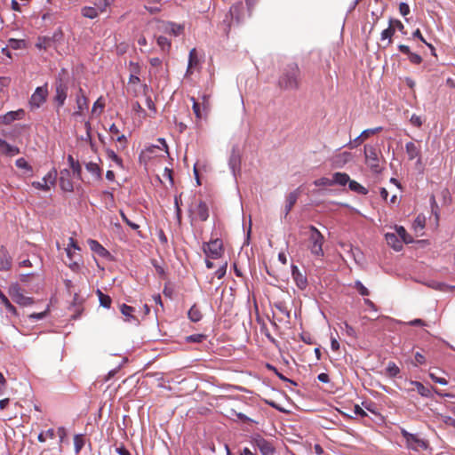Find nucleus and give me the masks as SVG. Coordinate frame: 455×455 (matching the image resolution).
Masks as SVG:
<instances>
[{
    "mask_svg": "<svg viewBox=\"0 0 455 455\" xmlns=\"http://www.w3.org/2000/svg\"><path fill=\"white\" fill-rule=\"evenodd\" d=\"M300 69L296 63L288 64L278 78V87L284 91L299 90L300 86Z\"/></svg>",
    "mask_w": 455,
    "mask_h": 455,
    "instance_id": "f257e3e1",
    "label": "nucleus"
},
{
    "mask_svg": "<svg viewBox=\"0 0 455 455\" xmlns=\"http://www.w3.org/2000/svg\"><path fill=\"white\" fill-rule=\"evenodd\" d=\"M101 307L109 308L112 299L108 295L104 294L100 289L96 291Z\"/></svg>",
    "mask_w": 455,
    "mask_h": 455,
    "instance_id": "b1692460",
    "label": "nucleus"
},
{
    "mask_svg": "<svg viewBox=\"0 0 455 455\" xmlns=\"http://www.w3.org/2000/svg\"><path fill=\"white\" fill-rule=\"evenodd\" d=\"M106 153L109 159L122 167V159L112 149H107Z\"/></svg>",
    "mask_w": 455,
    "mask_h": 455,
    "instance_id": "a18cd8bd",
    "label": "nucleus"
},
{
    "mask_svg": "<svg viewBox=\"0 0 455 455\" xmlns=\"http://www.w3.org/2000/svg\"><path fill=\"white\" fill-rule=\"evenodd\" d=\"M74 444L76 452H79L84 446V438L80 435H76L74 437Z\"/></svg>",
    "mask_w": 455,
    "mask_h": 455,
    "instance_id": "49530a36",
    "label": "nucleus"
},
{
    "mask_svg": "<svg viewBox=\"0 0 455 455\" xmlns=\"http://www.w3.org/2000/svg\"><path fill=\"white\" fill-rule=\"evenodd\" d=\"M395 230H396L397 235H399L401 237L403 243H410L413 241L412 238L411 237V235H408L407 231L405 230V228L403 227H402V226L396 227Z\"/></svg>",
    "mask_w": 455,
    "mask_h": 455,
    "instance_id": "cd10ccee",
    "label": "nucleus"
},
{
    "mask_svg": "<svg viewBox=\"0 0 455 455\" xmlns=\"http://www.w3.org/2000/svg\"><path fill=\"white\" fill-rule=\"evenodd\" d=\"M386 241L395 251H399L403 249V242L399 240L396 234L387 233L386 234Z\"/></svg>",
    "mask_w": 455,
    "mask_h": 455,
    "instance_id": "2eb2a0df",
    "label": "nucleus"
},
{
    "mask_svg": "<svg viewBox=\"0 0 455 455\" xmlns=\"http://www.w3.org/2000/svg\"><path fill=\"white\" fill-rule=\"evenodd\" d=\"M351 153L343 152L335 156L334 163L337 166L341 167L343 164H347L351 159Z\"/></svg>",
    "mask_w": 455,
    "mask_h": 455,
    "instance_id": "412c9836",
    "label": "nucleus"
},
{
    "mask_svg": "<svg viewBox=\"0 0 455 455\" xmlns=\"http://www.w3.org/2000/svg\"><path fill=\"white\" fill-rule=\"evenodd\" d=\"M120 215H121V218L122 220L129 226L131 227L132 229L134 230H137L140 226L132 221H131L127 216L124 214V212L123 211H120Z\"/></svg>",
    "mask_w": 455,
    "mask_h": 455,
    "instance_id": "8fccbe9b",
    "label": "nucleus"
},
{
    "mask_svg": "<svg viewBox=\"0 0 455 455\" xmlns=\"http://www.w3.org/2000/svg\"><path fill=\"white\" fill-rule=\"evenodd\" d=\"M114 0H95L94 5L96 9L103 12L113 3Z\"/></svg>",
    "mask_w": 455,
    "mask_h": 455,
    "instance_id": "c9c22d12",
    "label": "nucleus"
},
{
    "mask_svg": "<svg viewBox=\"0 0 455 455\" xmlns=\"http://www.w3.org/2000/svg\"><path fill=\"white\" fill-rule=\"evenodd\" d=\"M157 44L164 52H168L171 48V41L164 36L157 37Z\"/></svg>",
    "mask_w": 455,
    "mask_h": 455,
    "instance_id": "72a5a7b5",
    "label": "nucleus"
},
{
    "mask_svg": "<svg viewBox=\"0 0 455 455\" xmlns=\"http://www.w3.org/2000/svg\"><path fill=\"white\" fill-rule=\"evenodd\" d=\"M399 11H400V13L403 15V16H406L409 14L410 12V7L407 4L405 3H401L399 4Z\"/></svg>",
    "mask_w": 455,
    "mask_h": 455,
    "instance_id": "e2e57ef3",
    "label": "nucleus"
},
{
    "mask_svg": "<svg viewBox=\"0 0 455 455\" xmlns=\"http://www.w3.org/2000/svg\"><path fill=\"white\" fill-rule=\"evenodd\" d=\"M60 186L62 190L70 192L73 190V183L70 179V172L68 169L61 170L60 172Z\"/></svg>",
    "mask_w": 455,
    "mask_h": 455,
    "instance_id": "9b49d317",
    "label": "nucleus"
},
{
    "mask_svg": "<svg viewBox=\"0 0 455 455\" xmlns=\"http://www.w3.org/2000/svg\"><path fill=\"white\" fill-rule=\"evenodd\" d=\"M203 317V315L200 311V309L196 307V305H193L191 308L188 311V318L192 322H199Z\"/></svg>",
    "mask_w": 455,
    "mask_h": 455,
    "instance_id": "393cba45",
    "label": "nucleus"
},
{
    "mask_svg": "<svg viewBox=\"0 0 455 455\" xmlns=\"http://www.w3.org/2000/svg\"><path fill=\"white\" fill-rule=\"evenodd\" d=\"M16 166L21 169L31 170L30 165L24 158H19L16 160Z\"/></svg>",
    "mask_w": 455,
    "mask_h": 455,
    "instance_id": "5fc2aeb1",
    "label": "nucleus"
},
{
    "mask_svg": "<svg viewBox=\"0 0 455 455\" xmlns=\"http://www.w3.org/2000/svg\"><path fill=\"white\" fill-rule=\"evenodd\" d=\"M413 37L415 38H419L420 41H422L423 43H425L428 47H430L432 50H434V47L430 44H427L424 37L422 36L421 35V32L419 29H416L413 34H412Z\"/></svg>",
    "mask_w": 455,
    "mask_h": 455,
    "instance_id": "0e129e2a",
    "label": "nucleus"
},
{
    "mask_svg": "<svg viewBox=\"0 0 455 455\" xmlns=\"http://www.w3.org/2000/svg\"><path fill=\"white\" fill-rule=\"evenodd\" d=\"M408 57H409L410 61L413 64H419L422 61V58L419 54L413 53L411 52H410Z\"/></svg>",
    "mask_w": 455,
    "mask_h": 455,
    "instance_id": "6e6d98bb",
    "label": "nucleus"
},
{
    "mask_svg": "<svg viewBox=\"0 0 455 455\" xmlns=\"http://www.w3.org/2000/svg\"><path fill=\"white\" fill-rule=\"evenodd\" d=\"M8 46L12 49H21L25 47V41L19 39H10Z\"/></svg>",
    "mask_w": 455,
    "mask_h": 455,
    "instance_id": "c03bdc74",
    "label": "nucleus"
},
{
    "mask_svg": "<svg viewBox=\"0 0 455 455\" xmlns=\"http://www.w3.org/2000/svg\"><path fill=\"white\" fill-rule=\"evenodd\" d=\"M57 178V172L55 169L50 171L43 179L48 185H54Z\"/></svg>",
    "mask_w": 455,
    "mask_h": 455,
    "instance_id": "ea45409f",
    "label": "nucleus"
},
{
    "mask_svg": "<svg viewBox=\"0 0 455 455\" xmlns=\"http://www.w3.org/2000/svg\"><path fill=\"white\" fill-rule=\"evenodd\" d=\"M9 295L15 303L23 307L30 306L34 303V299L31 297H27L22 293L18 283H12L10 285Z\"/></svg>",
    "mask_w": 455,
    "mask_h": 455,
    "instance_id": "20e7f679",
    "label": "nucleus"
},
{
    "mask_svg": "<svg viewBox=\"0 0 455 455\" xmlns=\"http://www.w3.org/2000/svg\"><path fill=\"white\" fill-rule=\"evenodd\" d=\"M89 244H90L92 251H95L100 256H105V255L108 254V251L97 241L90 240Z\"/></svg>",
    "mask_w": 455,
    "mask_h": 455,
    "instance_id": "4be33fe9",
    "label": "nucleus"
},
{
    "mask_svg": "<svg viewBox=\"0 0 455 455\" xmlns=\"http://www.w3.org/2000/svg\"><path fill=\"white\" fill-rule=\"evenodd\" d=\"M55 100L59 106H62L67 99L68 86L62 79H58L55 83Z\"/></svg>",
    "mask_w": 455,
    "mask_h": 455,
    "instance_id": "1a4fd4ad",
    "label": "nucleus"
},
{
    "mask_svg": "<svg viewBox=\"0 0 455 455\" xmlns=\"http://www.w3.org/2000/svg\"><path fill=\"white\" fill-rule=\"evenodd\" d=\"M411 384L413 386H415L416 387V390L418 391V393L424 396V397H428L431 394V391L428 387H425L422 383L419 382V381H412Z\"/></svg>",
    "mask_w": 455,
    "mask_h": 455,
    "instance_id": "7c9ffc66",
    "label": "nucleus"
},
{
    "mask_svg": "<svg viewBox=\"0 0 455 455\" xmlns=\"http://www.w3.org/2000/svg\"><path fill=\"white\" fill-rule=\"evenodd\" d=\"M389 22L395 28V29L397 28L401 32H403L404 26L400 20L390 19Z\"/></svg>",
    "mask_w": 455,
    "mask_h": 455,
    "instance_id": "13d9d810",
    "label": "nucleus"
},
{
    "mask_svg": "<svg viewBox=\"0 0 455 455\" xmlns=\"http://www.w3.org/2000/svg\"><path fill=\"white\" fill-rule=\"evenodd\" d=\"M157 29L170 36H178L184 31V26L171 21H160Z\"/></svg>",
    "mask_w": 455,
    "mask_h": 455,
    "instance_id": "423d86ee",
    "label": "nucleus"
},
{
    "mask_svg": "<svg viewBox=\"0 0 455 455\" xmlns=\"http://www.w3.org/2000/svg\"><path fill=\"white\" fill-rule=\"evenodd\" d=\"M0 300L4 304V306L5 307V308L8 312L12 313V315L17 314V310H16L15 307L10 302L8 298L4 294V292L1 290H0Z\"/></svg>",
    "mask_w": 455,
    "mask_h": 455,
    "instance_id": "a878e982",
    "label": "nucleus"
},
{
    "mask_svg": "<svg viewBox=\"0 0 455 455\" xmlns=\"http://www.w3.org/2000/svg\"><path fill=\"white\" fill-rule=\"evenodd\" d=\"M386 371H387V376L391 377V378L395 377L400 372V369L393 362L388 363Z\"/></svg>",
    "mask_w": 455,
    "mask_h": 455,
    "instance_id": "58836bf2",
    "label": "nucleus"
},
{
    "mask_svg": "<svg viewBox=\"0 0 455 455\" xmlns=\"http://www.w3.org/2000/svg\"><path fill=\"white\" fill-rule=\"evenodd\" d=\"M331 181H332V186L335 184H338L340 186H345L346 184H348V182L350 181V178L345 172H335L332 175Z\"/></svg>",
    "mask_w": 455,
    "mask_h": 455,
    "instance_id": "a211bd4d",
    "label": "nucleus"
},
{
    "mask_svg": "<svg viewBox=\"0 0 455 455\" xmlns=\"http://www.w3.org/2000/svg\"><path fill=\"white\" fill-rule=\"evenodd\" d=\"M0 151L8 156H16L20 153V149L17 147L12 146L5 140L0 139Z\"/></svg>",
    "mask_w": 455,
    "mask_h": 455,
    "instance_id": "f3484780",
    "label": "nucleus"
},
{
    "mask_svg": "<svg viewBox=\"0 0 455 455\" xmlns=\"http://www.w3.org/2000/svg\"><path fill=\"white\" fill-rule=\"evenodd\" d=\"M291 276L299 289L305 290L307 288V279L306 274L300 271L295 265L291 266Z\"/></svg>",
    "mask_w": 455,
    "mask_h": 455,
    "instance_id": "9d476101",
    "label": "nucleus"
},
{
    "mask_svg": "<svg viewBox=\"0 0 455 455\" xmlns=\"http://www.w3.org/2000/svg\"><path fill=\"white\" fill-rule=\"evenodd\" d=\"M379 152L376 148L370 145L364 146L365 163L371 171L375 173H380L382 172V167L379 164Z\"/></svg>",
    "mask_w": 455,
    "mask_h": 455,
    "instance_id": "7ed1b4c3",
    "label": "nucleus"
},
{
    "mask_svg": "<svg viewBox=\"0 0 455 455\" xmlns=\"http://www.w3.org/2000/svg\"><path fill=\"white\" fill-rule=\"evenodd\" d=\"M24 110L19 109L17 111H10L2 117V122L5 124H9L14 120L21 119L24 116Z\"/></svg>",
    "mask_w": 455,
    "mask_h": 455,
    "instance_id": "dca6fc26",
    "label": "nucleus"
},
{
    "mask_svg": "<svg viewBox=\"0 0 455 455\" xmlns=\"http://www.w3.org/2000/svg\"><path fill=\"white\" fill-rule=\"evenodd\" d=\"M226 271H227V263H225L223 266L219 267V269L215 272V275L219 279H221L226 275Z\"/></svg>",
    "mask_w": 455,
    "mask_h": 455,
    "instance_id": "69168bd1",
    "label": "nucleus"
},
{
    "mask_svg": "<svg viewBox=\"0 0 455 455\" xmlns=\"http://www.w3.org/2000/svg\"><path fill=\"white\" fill-rule=\"evenodd\" d=\"M121 313L130 318H133L132 313L134 312V308L126 304H122L120 306Z\"/></svg>",
    "mask_w": 455,
    "mask_h": 455,
    "instance_id": "79ce46f5",
    "label": "nucleus"
},
{
    "mask_svg": "<svg viewBox=\"0 0 455 455\" xmlns=\"http://www.w3.org/2000/svg\"><path fill=\"white\" fill-rule=\"evenodd\" d=\"M355 287L358 291V292L362 295V296H367L369 295V291L368 289L363 286V284L361 283V282H356L355 283Z\"/></svg>",
    "mask_w": 455,
    "mask_h": 455,
    "instance_id": "603ef678",
    "label": "nucleus"
},
{
    "mask_svg": "<svg viewBox=\"0 0 455 455\" xmlns=\"http://www.w3.org/2000/svg\"><path fill=\"white\" fill-rule=\"evenodd\" d=\"M344 331L347 336L351 337L352 339H356L357 336L355 330L347 323H344Z\"/></svg>",
    "mask_w": 455,
    "mask_h": 455,
    "instance_id": "3c124183",
    "label": "nucleus"
},
{
    "mask_svg": "<svg viewBox=\"0 0 455 455\" xmlns=\"http://www.w3.org/2000/svg\"><path fill=\"white\" fill-rule=\"evenodd\" d=\"M240 12V7L237 6V5H233L231 8H230V11H229V13L230 15L232 16V18L234 16H235V19L237 20V22H239V19H238V13Z\"/></svg>",
    "mask_w": 455,
    "mask_h": 455,
    "instance_id": "774afa93",
    "label": "nucleus"
},
{
    "mask_svg": "<svg viewBox=\"0 0 455 455\" xmlns=\"http://www.w3.org/2000/svg\"><path fill=\"white\" fill-rule=\"evenodd\" d=\"M203 249L207 257L219 259L223 254V243L220 239H214L204 243Z\"/></svg>",
    "mask_w": 455,
    "mask_h": 455,
    "instance_id": "39448f33",
    "label": "nucleus"
},
{
    "mask_svg": "<svg viewBox=\"0 0 455 455\" xmlns=\"http://www.w3.org/2000/svg\"><path fill=\"white\" fill-rule=\"evenodd\" d=\"M405 150L410 160L418 158L417 163H421L420 148L418 146H416L413 142H407L405 145Z\"/></svg>",
    "mask_w": 455,
    "mask_h": 455,
    "instance_id": "ddd939ff",
    "label": "nucleus"
},
{
    "mask_svg": "<svg viewBox=\"0 0 455 455\" xmlns=\"http://www.w3.org/2000/svg\"><path fill=\"white\" fill-rule=\"evenodd\" d=\"M382 130H383V128L381 126L372 128V129H366V130L363 131L360 135H361L362 140H365L369 137L380 132Z\"/></svg>",
    "mask_w": 455,
    "mask_h": 455,
    "instance_id": "f704fd0d",
    "label": "nucleus"
},
{
    "mask_svg": "<svg viewBox=\"0 0 455 455\" xmlns=\"http://www.w3.org/2000/svg\"><path fill=\"white\" fill-rule=\"evenodd\" d=\"M395 34V28L389 23L387 28L384 29L381 33V40L388 39L387 44L392 43V36Z\"/></svg>",
    "mask_w": 455,
    "mask_h": 455,
    "instance_id": "473e14b6",
    "label": "nucleus"
},
{
    "mask_svg": "<svg viewBox=\"0 0 455 455\" xmlns=\"http://www.w3.org/2000/svg\"><path fill=\"white\" fill-rule=\"evenodd\" d=\"M267 367L269 370L273 371L278 376V378L280 379L284 380V381H290V382L293 383L291 380H290L289 379L285 378L282 373L278 372V371L276 370V368L275 366H273L271 364H267Z\"/></svg>",
    "mask_w": 455,
    "mask_h": 455,
    "instance_id": "052dcab7",
    "label": "nucleus"
},
{
    "mask_svg": "<svg viewBox=\"0 0 455 455\" xmlns=\"http://www.w3.org/2000/svg\"><path fill=\"white\" fill-rule=\"evenodd\" d=\"M81 13L84 17L92 20L98 17L99 11L96 9V7L84 6L82 8Z\"/></svg>",
    "mask_w": 455,
    "mask_h": 455,
    "instance_id": "aec40b11",
    "label": "nucleus"
},
{
    "mask_svg": "<svg viewBox=\"0 0 455 455\" xmlns=\"http://www.w3.org/2000/svg\"><path fill=\"white\" fill-rule=\"evenodd\" d=\"M12 267V259L7 254H4L0 259V270H9Z\"/></svg>",
    "mask_w": 455,
    "mask_h": 455,
    "instance_id": "4c0bfd02",
    "label": "nucleus"
},
{
    "mask_svg": "<svg viewBox=\"0 0 455 455\" xmlns=\"http://www.w3.org/2000/svg\"><path fill=\"white\" fill-rule=\"evenodd\" d=\"M429 377L433 381L441 385H447L448 381L444 378L436 377L434 373L430 372Z\"/></svg>",
    "mask_w": 455,
    "mask_h": 455,
    "instance_id": "bf43d9fd",
    "label": "nucleus"
},
{
    "mask_svg": "<svg viewBox=\"0 0 455 455\" xmlns=\"http://www.w3.org/2000/svg\"><path fill=\"white\" fill-rule=\"evenodd\" d=\"M68 161L70 164V167L74 172L75 175H76L77 178H80L82 168L78 162H76L71 155L68 156Z\"/></svg>",
    "mask_w": 455,
    "mask_h": 455,
    "instance_id": "2f4dec72",
    "label": "nucleus"
},
{
    "mask_svg": "<svg viewBox=\"0 0 455 455\" xmlns=\"http://www.w3.org/2000/svg\"><path fill=\"white\" fill-rule=\"evenodd\" d=\"M85 168L92 175L96 176L97 179L101 178V170L97 164L90 162L86 164Z\"/></svg>",
    "mask_w": 455,
    "mask_h": 455,
    "instance_id": "c756f323",
    "label": "nucleus"
},
{
    "mask_svg": "<svg viewBox=\"0 0 455 455\" xmlns=\"http://www.w3.org/2000/svg\"><path fill=\"white\" fill-rule=\"evenodd\" d=\"M415 365H418V364H424L426 363V359H425V356L420 354L419 352H417L415 354Z\"/></svg>",
    "mask_w": 455,
    "mask_h": 455,
    "instance_id": "338daca9",
    "label": "nucleus"
},
{
    "mask_svg": "<svg viewBox=\"0 0 455 455\" xmlns=\"http://www.w3.org/2000/svg\"><path fill=\"white\" fill-rule=\"evenodd\" d=\"M76 104L77 111L74 113L75 116L81 115L82 111L88 108V100L84 94H82L81 96H77Z\"/></svg>",
    "mask_w": 455,
    "mask_h": 455,
    "instance_id": "5701e85b",
    "label": "nucleus"
},
{
    "mask_svg": "<svg viewBox=\"0 0 455 455\" xmlns=\"http://www.w3.org/2000/svg\"><path fill=\"white\" fill-rule=\"evenodd\" d=\"M198 63V58H197V52H196V50L195 48H193L190 52H189V60H188V73L190 72V69L197 65Z\"/></svg>",
    "mask_w": 455,
    "mask_h": 455,
    "instance_id": "e433bc0d",
    "label": "nucleus"
},
{
    "mask_svg": "<svg viewBox=\"0 0 455 455\" xmlns=\"http://www.w3.org/2000/svg\"><path fill=\"white\" fill-rule=\"evenodd\" d=\"M300 195V188H298L294 191L291 192L286 198V205H285V215L291 212L294 204H296L299 196Z\"/></svg>",
    "mask_w": 455,
    "mask_h": 455,
    "instance_id": "4468645a",
    "label": "nucleus"
},
{
    "mask_svg": "<svg viewBox=\"0 0 455 455\" xmlns=\"http://www.w3.org/2000/svg\"><path fill=\"white\" fill-rule=\"evenodd\" d=\"M190 212L196 213L201 221L207 220L209 217V209L206 203L204 201H199L196 205V209H190Z\"/></svg>",
    "mask_w": 455,
    "mask_h": 455,
    "instance_id": "f8f14e48",
    "label": "nucleus"
},
{
    "mask_svg": "<svg viewBox=\"0 0 455 455\" xmlns=\"http://www.w3.org/2000/svg\"><path fill=\"white\" fill-rule=\"evenodd\" d=\"M206 336L204 334H193L188 337H187V341L188 342H195V343H201L205 339Z\"/></svg>",
    "mask_w": 455,
    "mask_h": 455,
    "instance_id": "de8ad7c7",
    "label": "nucleus"
},
{
    "mask_svg": "<svg viewBox=\"0 0 455 455\" xmlns=\"http://www.w3.org/2000/svg\"><path fill=\"white\" fill-rule=\"evenodd\" d=\"M32 186L37 189H42L44 191H47L50 189V186L43 180V182L40 181H34L32 183Z\"/></svg>",
    "mask_w": 455,
    "mask_h": 455,
    "instance_id": "864d4df0",
    "label": "nucleus"
},
{
    "mask_svg": "<svg viewBox=\"0 0 455 455\" xmlns=\"http://www.w3.org/2000/svg\"><path fill=\"white\" fill-rule=\"evenodd\" d=\"M52 39L50 37H38L37 42L36 44V46L38 49H44L47 50L48 48L52 47Z\"/></svg>",
    "mask_w": 455,
    "mask_h": 455,
    "instance_id": "c85d7f7f",
    "label": "nucleus"
},
{
    "mask_svg": "<svg viewBox=\"0 0 455 455\" xmlns=\"http://www.w3.org/2000/svg\"><path fill=\"white\" fill-rule=\"evenodd\" d=\"M252 443L259 450L262 455H274L275 448L270 442L263 437L257 435L253 438Z\"/></svg>",
    "mask_w": 455,
    "mask_h": 455,
    "instance_id": "0eeeda50",
    "label": "nucleus"
},
{
    "mask_svg": "<svg viewBox=\"0 0 455 455\" xmlns=\"http://www.w3.org/2000/svg\"><path fill=\"white\" fill-rule=\"evenodd\" d=\"M410 122L412 125L416 126V127H420L422 125V120H421V117L419 116H417V115H412L411 119H410Z\"/></svg>",
    "mask_w": 455,
    "mask_h": 455,
    "instance_id": "4d7b16f0",
    "label": "nucleus"
},
{
    "mask_svg": "<svg viewBox=\"0 0 455 455\" xmlns=\"http://www.w3.org/2000/svg\"><path fill=\"white\" fill-rule=\"evenodd\" d=\"M180 197H181V195H180L179 196H175L176 214H177V219L179 221H180V219H181V210L180 207Z\"/></svg>",
    "mask_w": 455,
    "mask_h": 455,
    "instance_id": "680f3d73",
    "label": "nucleus"
},
{
    "mask_svg": "<svg viewBox=\"0 0 455 455\" xmlns=\"http://www.w3.org/2000/svg\"><path fill=\"white\" fill-rule=\"evenodd\" d=\"M309 249L311 253L315 256H323V243L324 241L323 235L321 232L314 226L309 227Z\"/></svg>",
    "mask_w": 455,
    "mask_h": 455,
    "instance_id": "f03ea898",
    "label": "nucleus"
},
{
    "mask_svg": "<svg viewBox=\"0 0 455 455\" xmlns=\"http://www.w3.org/2000/svg\"><path fill=\"white\" fill-rule=\"evenodd\" d=\"M348 187L350 190L356 192L360 195H366L368 193V190L355 180H350V181L348 182Z\"/></svg>",
    "mask_w": 455,
    "mask_h": 455,
    "instance_id": "bb28decb",
    "label": "nucleus"
},
{
    "mask_svg": "<svg viewBox=\"0 0 455 455\" xmlns=\"http://www.w3.org/2000/svg\"><path fill=\"white\" fill-rule=\"evenodd\" d=\"M314 185L316 186V187L332 186V181H331V179H328V178L323 177V178H320L318 180H315L314 181Z\"/></svg>",
    "mask_w": 455,
    "mask_h": 455,
    "instance_id": "09e8293b",
    "label": "nucleus"
},
{
    "mask_svg": "<svg viewBox=\"0 0 455 455\" xmlns=\"http://www.w3.org/2000/svg\"><path fill=\"white\" fill-rule=\"evenodd\" d=\"M47 94L46 86L37 87L30 98V105L33 108H39L45 101Z\"/></svg>",
    "mask_w": 455,
    "mask_h": 455,
    "instance_id": "6e6552de",
    "label": "nucleus"
},
{
    "mask_svg": "<svg viewBox=\"0 0 455 455\" xmlns=\"http://www.w3.org/2000/svg\"><path fill=\"white\" fill-rule=\"evenodd\" d=\"M437 418L445 425L453 427L455 428V419L453 418L443 414H438Z\"/></svg>",
    "mask_w": 455,
    "mask_h": 455,
    "instance_id": "a19ab883",
    "label": "nucleus"
},
{
    "mask_svg": "<svg viewBox=\"0 0 455 455\" xmlns=\"http://www.w3.org/2000/svg\"><path fill=\"white\" fill-rule=\"evenodd\" d=\"M240 163L239 154L235 150H233L229 157L228 165L234 174H235L236 170H239Z\"/></svg>",
    "mask_w": 455,
    "mask_h": 455,
    "instance_id": "6ab92c4d",
    "label": "nucleus"
},
{
    "mask_svg": "<svg viewBox=\"0 0 455 455\" xmlns=\"http://www.w3.org/2000/svg\"><path fill=\"white\" fill-rule=\"evenodd\" d=\"M425 223H426L425 217L419 215L413 222V228L415 230H418V229L422 230L425 227Z\"/></svg>",
    "mask_w": 455,
    "mask_h": 455,
    "instance_id": "37998d69",
    "label": "nucleus"
}]
</instances>
